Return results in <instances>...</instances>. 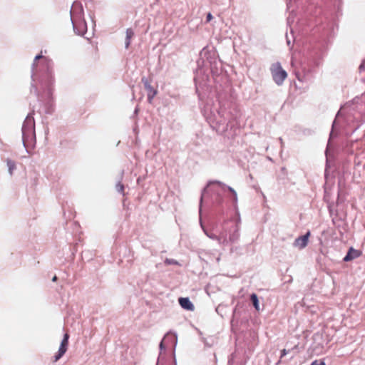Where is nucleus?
Instances as JSON below:
<instances>
[{
	"instance_id": "1",
	"label": "nucleus",
	"mask_w": 365,
	"mask_h": 365,
	"mask_svg": "<svg viewBox=\"0 0 365 365\" xmlns=\"http://www.w3.org/2000/svg\"><path fill=\"white\" fill-rule=\"evenodd\" d=\"M238 226L234 222H231V225H227L223 230V232L226 234L227 237V234H229V240L231 242H235L239 238L238 234Z\"/></svg>"
},
{
	"instance_id": "2",
	"label": "nucleus",
	"mask_w": 365,
	"mask_h": 365,
	"mask_svg": "<svg viewBox=\"0 0 365 365\" xmlns=\"http://www.w3.org/2000/svg\"><path fill=\"white\" fill-rule=\"evenodd\" d=\"M287 73L283 70L279 63H275V83L278 85L282 84L287 78Z\"/></svg>"
},
{
	"instance_id": "3",
	"label": "nucleus",
	"mask_w": 365,
	"mask_h": 365,
	"mask_svg": "<svg viewBox=\"0 0 365 365\" xmlns=\"http://www.w3.org/2000/svg\"><path fill=\"white\" fill-rule=\"evenodd\" d=\"M310 235V232H307L306 235L297 237L294 242V246L299 249L304 248L308 243L309 237Z\"/></svg>"
},
{
	"instance_id": "4",
	"label": "nucleus",
	"mask_w": 365,
	"mask_h": 365,
	"mask_svg": "<svg viewBox=\"0 0 365 365\" xmlns=\"http://www.w3.org/2000/svg\"><path fill=\"white\" fill-rule=\"evenodd\" d=\"M180 305L185 309L193 311L195 307L187 297H180L178 299Z\"/></svg>"
},
{
	"instance_id": "5",
	"label": "nucleus",
	"mask_w": 365,
	"mask_h": 365,
	"mask_svg": "<svg viewBox=\"0 0 365 365\" xmlns=\"http://www.w3.org/2000/svg\"><path fill=\"white\" fill-rule=\"evenodd\" d=\"M361 252L357 250H354V248H350L346 254V255L344 257V260L345 262L351 261L356 257H359Z\"/></svg>"
},
{
	"instance_id": "6",
	"label": "nucleus",
	"mask_w": 365,
	"mask_h": 365,
	"mask_svg": "<svg viewBox=\"0 0 365 365\" xmlns=\"http://www.w3.org/2000/svg\"><path fill=\"white\" fill-rule=\"evenodd\" d=\"M210 237L212 239H216L219 241L220 244L225 245L227 243V239L226 234L222 231L220 232V234L218 236L212 235L210 236Z\"/></svg>"
},
{
	"instance_id": "7",
	"label": "nucleus",
	"mask_w": 365,
	"mask_h": 365,
	"mask_svg": "<svg viewBox=\"0 0 365 365\" xmlns=\"http://www.w3.org/2000/svg\"><path fill=\"white\" fill-rule=\"evenodd\" d=\"M67 349H68L67 346L60 345L58 354L55 356V359H54L55 362L57 361L58 360H59L63 356V354L66 352Z\"/></svg>"
},
{
	"instance_id": "8",
	"label": "nucleus",
	"mask_w": 365,
	"mask_h": 365,
	"mask_svg": "<svg viewBox=\"0 0 365 365\" xmlns=\"http://www.w3.org/2000/svg\"><path fill=\"white\" fill-rule=\"evenodd\" d=\"M134 36V32L132 29H128L126 30V39H125V47L128 48L130 43V39Z\"/></svg>"
},
{
	"instance_id": "9",
	"label": "nucleus",
	"mask_w": 365,
	"mask_h": 365,
	"mask_svg": "<svg viewBox=\"0 0 365 365\" xmlns=\"http://www.w3.org/2000/svg\"><path fill=\"white\" fill-rule=\"evenodd\" d=\"M29 125L31 126V128L32 126H34V122L32 121V120H31V119H30V118H27L26 119V120H25V122H24V125H23V127H22V133H23V138H24V139L25 135H26V132H27V131H26V130H27L26 126H27V125H29Z\"/></svg>"
},
{
	"instance_id": "10",
	"label": "nucleus",
	"mask_w": 365,
	"mask_h": 365,
	"mask_svg": "<svg viewBox=\"0 0 365 365\" xmlns=\"http://www.w3.org/2000/svg\"><path fill=\"white\" fill-rule=\"evenodd\" d=\"M6 163H7V166H8V169H9V173H10V175H12L14 170H16V163L14 161L9 160V159H8L6 160Z\"/></svg>"
},
{
	"instance_id": "11",
	"label": "nucleus",
	"mask_w": 365,
	"mask_h": 365,
	"mask_svg": "<svg viewBox=\"0 0 365 365\" xmlns=\"http://www.w3.org/2000/svg\"><path fill=\"white\" fill-rule=\"evenodd\" d=\"M250 299L255 307V308L258 310L259 309V302L258 298L256 294H252L250 297Z\"/></svg>"
},
{
	"instance_id": "12",
	"label": "nucleus",
	"mask_w": 365,
	"mask_h": 365,
	"mask_svg": "<svg viewBox=\"0 0 365 365\" xmlns=\"http://www.w3.org/2000/svg\"><path fill=\"white\" fill-rule=\"evenodd\" d=\"M68 339H69V335L68 334H64V336H63V339L61 343V345H64V346H68Z\"/></svg>"
},
{
	"instance_id": "13",
	"label": "nucleus",
	"mask_w": 365,
	"mask_h": 365,
	"mask_svg": "<svg viewBox=\"0 0 365 365\" xmlns=\"http://www.w3.org/2000/svg\"><path fill=\"white\" fill-rule=\"evenodd\" d=\"M39 59H43L45 62H46L47 61V59L45 57H43L41 54L37 55L34 58V62L33 64L34 66H36V62Z\"/></svg>"
},
{
	"instance_id": "14",
	"label": "nucleus",
	"mask_w": 365,
	"mask_h": 365,
	"mask_svg": "<svg viewBox=\"0 0 365 365\" xmlns=\"http://www.w3.org/2000/svg\"><path fill=\"white\" fill-rule=\"evenodd\" d=\"M311 365H326L324 361H319L317 360H314L312 362Z\"/></svg>"
},
{
	"instance_id": "15",
	"label": "nucleus",
	"mask_w": 365,
	"mask_h": 365,
	"mask_svg": "<svg viewBox=\"0 0 365 365\" xmlns=\"http://www.w3.org/2000/svg\"><path fill=\"white\" fill-rule=\"evenodd\" d=\"M364 69H365V60L362 62V63L359 66L360 72H361Z\"/></svg>"
},
{
	"instance_id": "16",
	"label": "nucleus",
	"mask_w": 365,
	"mask_h": 365,
	"mask_svg": "<svg viewBox=\"0 0 365 365\" xmlns=\"http://www.w3.org/2000/svg\"><path fill=\"white\" fill-rule=\"evenodd\" d=\"M212 15L210 13H208L207 15V21H210L212 19Z\"/></svg>"
},
{
	"instance_id": "17",
	"label": "nucleus",
	"mask_w": 365,
	"mask_h": 365,
	"mask_svg": "<svg viewBox=\"0 0 365 365\" xmlns=\"http://www.w3.org/2000/svg\"><path fill=\"white\" fill-rule=\"evenodd\" d=\"M119 189H120L119 190L120 192H123V185H120Z\"/></svg>"
},
{
	"instance_id": "18",
	"label": "nucleus",
	"mask_w": 365,
	"mask_h": 365,
	"mask_svg": "<svg viewBox=\"0 0 365 365\" xmlns=\"http://www.w3.org/2000/svg\"><path fill=\"white\" fill-rule=\"evenodd\" d=\"M286 353H287V352H286V350H285V349L282 350V356H284V355L286 354Z\"/></svg>"
},
{
	"instance_id": "19",
	"label": "nucleus",
	"mask_w": 365,
	"mask_h": 365,
	"mask_svg": "<svg viewBox=\"0 0 365 365\" xmlns=\"http://www.w3.org/2000/svg\"><path fill=\"white\" fill-rule=\"evenodd\" d=\"M56 280H57V277H56V275H54V277L52 279V281L56 282Z\"/></svg>"
},
{
	"instance_id": "20",
	"label": "nucleus",
	"mask_w": 365,
	"mask_h": 365,
	"mask_svg": "<svg viewBox=\"0 0 365 365\" xmlns=\"http://www.w3.org/2000/svg\"><path fill=\"white\" fill-rule=\"evenodd\" d=\"M229 190H230L231 192H232L235 195H236V193H235V190H234L232 188L230 187V188H229Z\"/></svg>"
},
{
	"instance_id": "21",
	"label": "nucleus",
	"mask_w": 365,
	"mask_h": 365,
	"mask_svg": "<svg viewBox=\"0 0 365 365\" xmlns=\"http://www.w3.org/2000/svg\"><path fill=\"white\" fill-rule=\"evenodd\" d=\"M160 346L162 348V346H163V342H161V343H160Z\"/></svg>"
}]
</instances>
